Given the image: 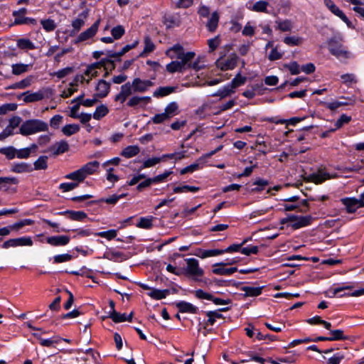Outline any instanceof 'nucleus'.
<instances>
[{
    "mask_svg": "<svg viewBox=\"0 0 364 364\" xmlns=\"http://www.w3.org/2000/svg\"><path fill=\"white\" fill-rule=\"evenodd\" d=\"M323 3L324 5L332 14H333L337 17L340 18L346 24L348 28L350 29L355 28V26L349 20V18L346 16L344 12L342 10H341L332 0H323Z\"/></svg>",
    "mask_w": 364,
    "mask_h": 364,
    "instance_id": "20e7f679",
    "label": "nucleus"
},
{
    "mask_svg": "<svg viewBox=\"0 0 364 364\" xmlns=\"http://www.w3.org/2000/svg\"><path fill=\"white\" fill-rule=\"evenodd\" d=\"M235 90H232L228 84L224 85L222 88H220L217 92L212 93L211 97H220L221 99L230 96L234 93Z\"/></svg>",
    "mask_w": 364,
    "mask_h": 364,
    "instance_id": "a19ab883",
    "label": "nucleus"
},
{
    "mask_svg": "<svg viewBox=\"0 0 364 364\" xmlns=\"http://www.w3.org/2000/svg\"><path fill=\"white\" fill-rule=\"evenodd\" d=\"M140 151V149L136 145H130L125 147L121 152V156L129 159L136 156Z\"/></svg>",
    "mask_w": 364,
    "mask_h": 364,
    "instance_id": "c9c22d12",
    "label": "nucleus"
},
{
    "mask_svg": "<svg viewBox=\"0 0 364 364\" xmlns=\"http://www.w3.org/2000/svg\"><path fill=\"white\" fill-rule=\"evenodd\" d=\"M41 24L42 25L43 29L47 32L53 31L56 28V24L54 20L50 18L42 19L41 21Z\"/></svg>",
    "mask_w": 364,
    "mask_h": 364,
    "instance_id": "4d7b16f0",
    "label": "nucleus"
},
{
    "mask_svg": "<svg viewBox=\"0 0 364 364\" xmlns=\"http://www.w3.org/2000/svg\"><path fill=\"white\" fill-rule=\"evenodd\" d=\"M164 23L168 29L173 27H178L181 23V17L179 15H169L164 17Z\"/></svg>",
    "mask_w": 364,
    "mask_h": 364,
    "instance_id": "c85d7f7f",
    "label": "nucleus"
},
{
    "mask_svg": "<svg viewBox=\"0 0 364 364\" xmlns=\"http://www.w3.org/2000/svg\"><path fill=\"white\" fill-rule=\"evenodd\" d=\"M19 180L15 176L0 177V191H9V185H18Z\"/></svg>",
    "mask_w": 364,
    "mask_h": 364,
    "instance_id": "b1692460",
    "label": "nucleus"
},
{
    "mask_svg": "<svg viewBox=\"0 0 364 364\" xmlns=\"http://www.w3.org/2000/svg\"><path fill=\"white\" fill-rule=\"evenodd\" d=\"M264 287L242 286L240 289L244 291V297H255L262 294Z\"/></svg>",
    "mask_w": 364,
    "mask_h": 364,
    "instance_id": "4be33fe9",
    "label": "nucleus"
},
{
    "mask_svg": "<svg viewBox=\"0 0 364 364\" xmlns=\"http://www.w3.org/2000/svg\"><path fill=\"white\" fill-rule=\"evenodd\" d=\"M341 78L343 80V83L346 85L348 87H350V84L357 83L358 82L355 75L353 73L343 74L341 75Z\"/></svg>",
    "mask_w": 364,
    "mask_h": 364,
    "instance_id": "69168bd1",
    "label": "nucleus"
},
{
    "mask_svg": "<svg viewBox=\"0 0 364 364\" xmlns=\"http://www.w3.org/2000/svg\"><path fill=\"white\" fill-rule=\"evenodd\" d=\"M177 87L165 86L158 87L153 93V96L156 98L164 97L176 92Z\"/></svg>",
    "mask_w": 364,
    "mask_h": 364,
    "instance_id": "393cba45",
    "label": "nucleus"
},
{
    "mask_svg": "<svg viewBox=\"0 0 364 364\" xmlns=\"http://www.w3.org/2000/svg\"><path fill=\"white\" fill-rule=\"evenodd\" d=\"M87 16L88 11H83L79 14L78 18L72 21V26L73 29L70 33V36H75L81 29L85 24V19L87 18Z\"/></svg>",
    "mask_w": 364,
    "mask_h": 364,
    "instance_id": "a211bd4d",
    "label": "nucleus"
},
{
    "mask_svg": "<svg viewBox=\"0 0 364 364\" xmlns=\"http://www.w3.org/2000/svg\"><path fill=\"white\" fill-rule=\"evenodd\" d=\"M187 266L182 274L193 277L195 281H198L196 277H202L204 274V270L199 267L198 260L195 258L185 259Z\"/></svg>",
    "mask_w": 364,
    "mask_h": 364,
    "instance_id": "7ed1b4c3",
    "label": "nucleus"
},
{
    "mask_svg": "<svg viewBox=\"0 0 364 364\" xmlns=\"http://www.w3.org/2000/svg\"><path fill=\"white\" fill-rule=\"evenodd\" d=\"M80 127L78 124H70L64 126L62 129V132L65 135L70 136L80 131Z\"/></svg>",
    "mask_w": 364,
    "mask_h": 364,
    "instance_id": "8fccbe9b",
    "label": "nucleus"
},
{
    "mask_svg": "<svg viewBox=\"0 0 364 364\" xmlns=\"http://www.w3.org/2000/svg\"><path fill=\"white\" fill-rule=\"evenodd\" d=\"M269 181L262 178H258L253 182V185L257 186L251 189L252 193H259L264 191L267 186H268Z\"/></svg>",
    "mask_w": 364,
    "mask_h": 364,
    "instance_id": "a18cd8bd",
    "label": "nucleus"
},
{
    "mask_svg": "<svg viewBox=\"0 0 364 364\" xmlns=\"http://www.w3.org/2000/svg\"><path fill=\"white\" fill-rule=\"evenodd\" d=\"M17 46L21 50H33L34 43L28 38H21L17 40Z\"/></svg>",
    "mask_w": 364,
    "mask_h": 364,
    "instance_id": "c03bdc74",
    "label": "nucleus"
},
{
    "mask_svg": "<svg viewBox=\"0 0 364 364\" xmlns=\"http://www.w3.org/2000/svg\"><path fill=\"white\" fill-rule=\"evenodd\" d=\"M306 117H307L306 116H304L302 117H291L288 119H277V117H268V118L264 119L263 121L274 123L277 124H285L287 126H289V125L295 126L299 122L304 121L305 119H306Z\"/></svg>",
    "mask_w": 364,
    "mask_h": 364,
    "instance_id": "4468645a",
    "label": "nucleus"
},
{
    "mask_svg": "<svg viewBox=\"0 0 364 364\" xmlns=\"http://www.w3.org/2000/svg\"><path fill=\"white\" fill-rule=\"evenodd\" d=\"M330 336H328V341H346L349 337L344 335V332L341 329L330 330Z\"/></svg>",
    "mask_w": 364,
    "mask_h": 364,
    "instance_id": "72a5a7b5",
    "label": "nucleus"
},
{
    "mask_svg": "<svg viewBox=\"0 0 364 364\" xmlns=\"http://www.w3.org/2000/svg\"><path fill=\"white\" fill-rule=\"evenodd\" d=\"M56 215L67 216L71 220L82 222L85 219L87 218V214L81 210H66L64 211L58 212Z\"/></svg>",
    "mask_w": 364,
    "mask_h": 364,
    "instance_id": "ddd939ff",
    "label": "nucleus"
},
{
    "mask_svg": "<svg viewBox=\"0 0 364 364\" xmlns=\"http://www.w3.org/2000/svg\"><path fill=\"white\" fill-rule=\"evenodd\" d=\"M268 5L269 3L267 1H258L249 9L255 12L269 13L267 11Z\"/></svg>",
    "mask_w": 364,
    "mask_h": 364,
    "instance_id": "09e8293b",
    "label": "nucleus"
},
{
    "mask_svg": "<svg viewBox=\"0 0 364 364\" xmlns=\"http://www.w3.org/2000/svg\"><path fill=\"white\" fill-rule=\"evenodd\" d=\"M119 201V197L117 194H113L107 198H101L97 200H90L86 203V205H92L94 204H100L101 203H106L110 205H115Z\"/></svg>",
    "mask_w": 364,
    "mask_h": 364,
    "instance_id": "a878e982",
    "label": "nucleus"
},
{
    "mask_svg": "<svg viewBox=\"0 0 364 364\" xmlns=\"http://www.w3.org/2000/svg\"><path fill=\"white\" fill-rule=\"evenodd\" d=\"M223 56L216 60V66L223 71L231 70L236 68L240 58L236 53H231L225 60H222Z\"/></svg>",
    "mask_w": 364,
    "mask_h": 364,
    "instance_id": "39448f33",
    "label": "nucleus"
},
{
    "mask_svg": "<svg viewBox=\"0 0 364 364\" xmlns=\"http://www.w3.org/2000/svg\"><path fill=\"white\" fill-rule=\"evenodd\" d=\"M48 156H41L33 163V171L35 170H46L48 168Z\"/></svg>",
    "mask_w": 364,
    "mask_h": 364,
    "instance_id": "49530a36",
    "label": "nucleus"
},
{
    "mask_svg": "<svg viewBox=\"0 0 364 364\" xmlns=\"http://www.w3.org/2000/svg\"><path fill=\"white\" fill-rule=\"evenodd\" d=\"M34 221L31 219H23L5 228H8L10 233L11 230H18L26 225H32Z\"/></svg>",
    "mask_w": 364,
    "mask_h": 364,
    "instance_id": "58836bf2",
    "label": "nucleus"
},
{
    "mask_svg": "<svg viewBox=\"0 0 364 364\" xmlns=\"http://www.w3.org/2000/svg\"><path fill=\"white\" fill-rule=\"evenodd\" d=\"M154 218H155L152 215L141 217L138 223L136 224V226L141 229L151 230L154 226L153 220Z\"/></svg>",
    "mask_w": 364,
    "mask_h": 364,
    "instance_id": "cd10ccee",
    "label": "nucleus"
},
{
    "mask_svg": "<svg viewBox=\"0 0 364 364\" xmlns=\"http://www.w3.org/2000/svg\"><path fill=\"white\" fill-rule=\"evenodd\" d=\"M178 310L180 313L184 314H198V308L191 303L187 302L186 301H176L173 304Z\"/></svg>",
    "mask_w": 364,
    "mask_h": 364,
    "instance_id": "dca6fc26",
    "label": "nucleus"
},
{
    "mask_svg": "<svg viewBox=\"0 0 364 364\" xmlns=\"http://www.w3.org/2000/svg\"><path fill=\"white\" fill-rule=\"evenodd\" d=\"M193 255L201 259H205L210 257L220 255L221 252L220 249L203 250L201 248H198L196 250L195 252L193 253Z\"/></svg>",
    "mask_w": 364,
    "mask_h": 364,
    "instance_id": "5701e85b",
    "label": "nucleus"
},
{
    "mask_svg": "<svg viewBox=\"0 0 364 364\" xmlns=\"http://www.w3.org/2000/svg\"><path fill=\"white\" fill-rule=\"evenodd\" d=\"M178 113V105L176 102L168 103L164 109V114L170 119Z\"/></svg>",
    "mask_w": 364,
    "mask_h": 364,
    "instance_id": "e433bc0d",
    "label": "nucleus"
},
{
    "mask_svg": "<svg viewBox=\"0 0 364 364\" xmlns=\"http://www.w3.org/2000/svg\"><path fill=\"white\" fill-rule=\"evenodd\" d=\"M133 92L132 82H127L121 86L120 92L114 97V101L124 103Z\"/></svg>",
    "mask_w": 364,
    "mask_h": 364,
    "instance_id": "9b49d317",
    "label": "nucleus"
},
{
    "mask_svg": "<svg viewBox=\"0 0 364 364\" xmlns=\"http://www.w3.org/2000/svg\"><path fill=\"white\" fill-rule=\"evenodd\" d=\"M65 178L67 179L75 181L78 183L83 182L86 178L85 175L83 173V171H81V168L65 175Z\"/></svg>",
    "mask_w": 364,
    "mask_h": 364,
    "instance_id": "4c0bfd02",
    "label": "nucleus"
},
{
    "mask_svg": "<svg viewBox=\"0 0 364 364\" xmlns=\"http://www.w3.org/2000/svg\"><path fill=\"white\" fill-rule=\"evenodd\" d=\"M117 230H114V229L95 233V235L106 238L108 240H111L117 237Z\"/></svg>",
    "mask_w": 364,
    "mask_h": 364,
    "instance_id": "0e129e2a",
    "label": "nucleus"
},
{
    "mask_svg": "<svg viewBox=\"0 0 364 364\" xmlns=\"http://www.w3.org/2000/svg\"><path fill=\"white\" fill-rule=\"evenodd\" d=\"M109 113V109L105 105H100L96 107L95 111L93 113V118L97 120H100L105 117Z\"/></svg>",
    "mask_w": 364,
    "mask_h": 364,
    "instance_id": "de8ad7c7",
    "label": "nucleus"
},
{
    "mask_svg": "<svg viewBox=\"0 0 364 364\" xmlns=\"http://www.w3.org/2000/svg\"><path fill=\"white\" fill-rule=\"evenodd\" d=\"M219 15L217 11H214L210 19L208 20L207 23V28L210 32H214L218 26L219 22Z\"/></svg>",
    "mask_w": 364,
    "mask_h": 364,
    "instance_id": "79ce46f5",
    "label": "nucleus"
},
{
    "mask_svg": "<svg viewBox=\"0 0 364 364\" xmlns=\"http://www.w3.org/2000/svg\"><path fill=\"white\" fill-rule=\"evenodd\" d=\"M166 69L167 72L170 73H183L186 70V68L182 65L180 61L173 60L166 65Z\"/></svg>",
    "mask_w": 364,
    "mask_h": 364,
    "instance_id": "473e14b6",
    "label": "nucleus"
},
{
    "mask_svg": "<svg viewBox=\"0 0 364 364\" xmlns=\"http://www.w3.org/2000/svg\"><path fill=\"white\" fill-rule=\"evenodd\" d=\"M284 43L289 46H299L302 42V38L297 36H286Z\"/></svg>",
    "mask_w": 364,
    "mask_h": 364,
    "instance_id": "680f3d73",
    "label": "nucleus"
},
{
    "mask_svg": "<svg viewBox=\"0 0 364 364\" xmlns=\"http://www.w3.org/2000/svg\"><path fill=\"white\" fill-rule=\"evenodd\" d=\"M156 48V46L151 38L149 36H145L144 38V48L143 52L139 55V57H142L144 53H148L153 52Z\"/></svg>",
    "mask_w": 364,
    "mask_h": 364,
    "instance_id": "603ef678",
    "label": "nucleus"
},
{
    "mask_svg": "<svg viewBox=\"0 0 364 364\" xmlns=\"http://www.w3.org/2000/svg\"><path fill=\"white\" fill-rule=\"evenodd\" d=\"M70 240V237L68 235H55L46 238V242L54 247L65 246Z\"/></svg>",
    "mask_w": 364,
    "mask_h": 364,
    "instance_id": "aec40b11",
    "label": "nucleus"
},
{
    "mask_svg": "<svg viewBox=\"0 0 364 364\" xmlns=\"http://www.w3.org/2000/svg\"><path fill=\"white\" fill-rule=\"evenodd\" d=\"M296 218L294 221L289 225V226L294 230H298L301 228L309 226L313 221V217L311 215H294Z\"/></svg>",
    "mask_w": 364,
    "mask_h": 364,
    "instance_id": "f8f14e48",
    "label": "nucleus"
},
{
    "mask_svg": "<svg viewBox=\"0 0 364 364\" xmlns=\"http://www.w3.org/2000/svg\"><path fill=\"white\" fill-rule=\"evenodd\" d=\"M212 272L216 275H226L230 276L233 273L238 271L237 267H232L230 268H225V267H213Z\"/></svg>",
    "mask_w": 364,
    "mask_h": 364,
    "instance_id": "7c9ffc66",
    "label": "nucleus"
},
{
    "mask_svg": "<svg viewBox=\"0 0 364 364\" xmlns=\"http://www.w3.org/2000/svg\"><path fill=\"white\" fill-rule=\"evenodd\" d=\"M111 318L113 322L118 323L126 321V314H120L117 311H109L107 312V315L105 316H102V320L105 318Z\"/></svg>",
    "mask_w": 364,
    "mask_h": 364,
    "instance_id": "c756f323",
    "label": "nucleus"
},
{
    "mask_svg": "<svg viewBox=\"0 0 364 364\" xmlns=\"http://www.w3.org/2000/svg\"><path fill=\"white\" fill-rule=\"evenodd\" d=\"M68 150L69 144L65 140L57 141L48 149V151H50L54 156H58L60 154H64Z\"/></svg>",
    "mask_w": 364,
    "mask_h": 364,
    "instance_id": "412c9836",
    "label": "nucleus"
},
{
    "mask_svg": "<svg viewBox=\"0 0 364 364\" xmlns=\"http://www.w3.org/2000/svg\"><path fill=\"white\" fill-rule=\"evenodd\" d=\"M111 257H107L109 259H114L115 262H118L117 259H120V261H124L128 259L131 255L129 252L124 253L119 251H113L111 252Z\"/></svg>",
    "mask_w": 364,
    "mask_h": 364,
    "instance_id": "5fc2aeb1",
    "label": "nucleus"
},
{
    "mask_svg": "<svg viewBox=\"0 0 364 364\" xmlns=\"http://www.w3.org/2000/svg\"><path fill=\"white\" fill-rule=\"evenodd\" d=\"M284 66L291 75H299L301 73V67L296 61H291L289 64H284Z\"/></svg>",
    "mask_w": 364,
    "mask_h": 364,
    "instance_id": "bf43d9fd",
    "label": "nucleus"
},
{
    "mask_svg": "<svg viewBox=\"0 0 364 364\" xmlns=\"http://www.w3.org/2000/svg\"><path fill=\"white\" fill-rule=\"evenodd\" d=\"M100 167V163L97 161H92L87 163L81 167V171L87 177L88 175L95 173Z\"/></svg>",
    "mask_w": 364,
    "mask_h": 364,
    "instance_id": "bb28decb",
    "label": "nucleus"
},
{
    "mask_svg": "<svg viewBox=\"0 0 364 364\" xmlns=\"http://www.w3.org/2000/svg\"><path fill=\"white\" fill-rule=\"evenodd\" d=\"M125 33V29L123 26L118 25L111 29L112 36L114 40L120 39Z\"/></svg>",
    "mask_w": 364,
    "mask_h": 364,
    "instance_id": "6e6d98bb",
    "label": "nucleus"
},
{
    "mask_svg": "<svg viewBox=\"0 0 364 364\" xmlns=\"http://www.w3.org/2000/svg\"><path fill=\"white\" fill-rule=\"evenodd\" d=\"M100 19L97 20L89 28L82 32L75 41V43L85 41L92 38L97 33Z\"/></svg>",
    "mask_w": 364,
    "mask_h": 364,
    "instance_id": "1a4fd4ad",
    "label": "nucleus"
},
{
    "mask_svg": "<svg viewBox=\"0 0 364 364\" xmlns=\"http://www.w3.org/2000/svg\"><path fill=\"white\" fill-rule=\"evenodd\" d=\"M196 53L193 51H188L185 53L184 51L177 56L178 59H180V62L187 70L188 65L191 64V60L194 58Z\"/></svg>",
    "mask_w": 364,
    "mask_h": 364,
    "instance_id": "f704fd0d",
    "label": "nucleus"
},
{
    "mask_svg": "<svg viewBox=\"0 0 364 364\" xmlns=\"http://www.w3.org/2000/svg\"><path fill=\"white\" fill-rule=\"evenodd\" d=\"M341 39L336 36H333L327 41L328 49L329 53L337 58H348V52L345 50L341 43Z\"/></svg>",
    "mask_w": 364,
    "mask_h": 364,
    "instance_id": "f03ea898",
    "label": "nucleus"
},
{
    "mask_svg": "<svg viewBox=\"0 0 364 364\" xmlns=\"http://www.w3.org/2000/svg\"><path fill=\"white\" fill-rule=\"evenodd\" d=\"M27 12L26 8H21L18 11H14L12 15L15 17L14 24L23 25V24H31L36 25L37 20L33 18H25L24 15Z\"/></svg>",
    "mask_w": 364,
    "mask_h": 364,
    "instance_id": "0eeeda50",
    "label": "nucleus"
},
{
    "mask_svg": "<svg viewBox=\"0 0 364 364\" xmlns=\"http://www.w3.org/2000/svg\"><path fill=\"white\" fill-rule=\"evenodd\" d=\"M33 244L32 238L30 236H23L18 238H12L5 241L1 247L8 249L9 247H16L18 246H32Z\"/></svg>",
    "mask_w": 364,
    "mask_h": 364,
    "instance_id": "423d86ee",
    "label": "nucleus"
},
{
    "mask_svg": "<svg viewBox=\"0 0 364 364\" xmlns=\"http://www.w3.org/2000/svg\"><path fill=\"white\" fill-rule=\"evenodd\" d=\"M48 130V125L46 122L38 119H31L24 121L20 128L19 134L23 136H29L40 132Z\"/></svg>",
    "mask_w": 364,
    "mask_h": 364,
    "instance_id": "f257e3e1",
    "label": "nucleus"
},
{
    "mask_svg": "<svg viewBox=\"0 0 364 364\" xmlns=\"http://www.w3.org/2000/svg\"><path fill=\"white\" fill-rule=\"evenodd\" d=\"M77 257V256H73L68 253L56 255L53 256V263L54 264H60L63 262H67L72 260L73 258Z\"/></svg>",
    "mask_w": 364,
    "mask_h": 364,
    "instance_id": "864d4df0",
    "label": "nucleus"
},
{
    "mask_svg": "<svg viewBox=\"0 0 364 364\" xmlns=\"http://www.w3.org/2000/svg\"><path fill=\"white\" fill-rule=\"evenodd\" d=\"M79 184L75 181L73 182H65L59 185V189L63 192H68L78 187Z\"/></svg>",
    "mask_w": 364,
    "mask_h": 364,
    "instance_id": "e2e57ef3",
    "label": "nucleus"
},
{
    "mask_svg": "<svg viewBox=\"0 0 364 364\" xmlns=\"http://www.w3.org/2000/svg\"><path fill=\"white\" fill-rule=\"evenodd\" d=\"M12 73L15 75H19L28 70V65L23 63H16L12 65Z\"/></svg>",
    "mask_w": 364,
    "mask_h": 364,
    "instance_id": "13d9d810",
    "label": "nucleus"
},
{
    "mask_svg": "<svg viewBox=\"0 0 364 364\" xmlns=\"http://www.w3.org/2000/svg\"><path fill=\"white\" fill-rule=\"evenodd\" d=\"M351 119L352 118L350 116H348L346 114H342L335 123L336 128H341L345 124L350 122Z\"/></svg>",
    "mask_w": 364,
    "mask_h": 364,
    "instance_id": "338daca9",
    "label": "nucleus"
},
{
    "mask_svg": "<svg viewBox=\"0 0 364 364\" xmlns=\"http://www.w3.org/2000/svg\"><path fill=\"white\" fill-rule=\"evenodd\" d=\"M345 358V355L342 352H338L327 360L328 364H340L341 360Z\"/></svg>",
    "mask_w": 364,
    "mask_h": 364,
    "instance_id": "774afa93",
    "label": "nucleus"
},
{
    "mask_svg": "<svg viewBox=\"0 0 364 364\" xmlns=\"http://www.w3.org/2000/svg\"><path fill=\"white\" fill-rule=\"evenodd\" d=\"M200 190L199 187L183 185L182 186H176L173 189V193H181L184 192H191L196 193Z\"/></svg>",
    "mask_w": 364,
    "mask_h": 364,
    "instance_id": "3c124183",
    "label": "nucleus"
},
{
    "mask_svg": "<svg viewBox=\"0 0 364 364\" xmlns=\"http://www.w3.org/2000/svg\"><path fill=\"white\" fill-rule=\"evenodd\" d=\"M107 62H109V58H102L100 61L91 63L87 65L85 71L84 72V75H89V73L92 71V70H97L104 68L107 64Z\"/></svg>",
    "mask_w": 364,
    "mask_h": 364,
    "instance_id": "2f4dec72",
    "label": "nucleus"
},
{
    "mask_svg": "<svg viewBox=\"0 0 364 364\" xmlns=\"http://www.w3.org/2000/svg\"><path fill=\"white\" fill-rule=\"evenodd\" d=\"M23 96V101L26 103L36 102L42 100L45 97L44 92L38 90L36 92H31L30 91L24 92L18 96V99Z\"/></svg>",
    "mask_w": 364,
    "mask_h": 364,
    "instance_id": "f3484780",
    "label": "nucleus"
},
{
    "mask_svg": "<svg viewBox=\"0 0 364 364\" xmlns=\"http://www.w3.org/2000/svg\"><path fill=\"white\" fill-rule=\"evenodd\" d=\"M10 170L15 173H31L33 171L32 164L23 161L12 163Z\"/></svg>",
    "mask_w": 364,
    "mask_h": 364,
    "instance_id": "6ab92c4d",
    "label": "nucleus"
},
{
    "mask_svg": "<svg viewBox=\"0 0 364 364\" xmlns=\"http://www.w3.org/2000/svg\"><path fill=\"white\" fill-rule=\"evenodd\" d=\"M247 81V77L245 76H242L240 73H238L235 77L232 80V81L228 85L229 87L234 90L235 88L243 85Z\"/></svg>",
    "mask_w": 364,
    "mask_h": 364,
    "instance_id": "ea45409f",
    "label": "nucleus"
},
{
    "mask_svg": "<svg viewBox=\"0 0 364 364\" xmlns=\"http://www.w3.org/2000/svg\"><path fill=\"white\" fill-rule=\"evenodd\" d=\"M111 84L107 82L104 79H101L98 81L95 90L96 93L94 94L93 97L98 98L106 97L110 92Z\"/></svg>",
    "mask_w": 364,
    "mask_h": 364,
    "instance_id": "2eb2a0df",
    "label": "nucleus"
},
{
    "mask_svg": "<svg viewBox=\"0 0 364 364\" xmlns=\"http://www.w3.org/2000/svg\"><path fill=\"white\" fill-rule=\"evenodd\" d=\"M276 23L278 24L277 28L281 31H290L292 28L291 21L289 19L282 21H277Z\"/></svg>",
    "mask_w": 364,
    "mask_h": 364,
    "instance_id": "052dcab7",
    "label": "nucleus"
},
{
    "mask_svg": "<svg viewBox=\"0 0 364 364\" xmlns=\"http://www.w3.org/2000/svg\"><path fill=\"white\" fill-rule=\"evenodd\" d=\"M341 203L346 207L348 213H354L358 208H361L363 201L354 197H346L341 199Z\"/></svg>",
    "mask_w": 364,
    "mask_h": 364,
    "instance_id": "6e6552de",
    "label": "nucleus"
},
{
    "mask_svg": "<svg viewBox=\"0 0 364 364\" xmlns=\"http://www.w3.org/2000/svg\"><path fill=\"white\" fill-rule=\"evenodd\" d=\"M17 149L13 146L0 148V154L4 155L8 160H12L16 157Z\"/></svg>",
    "mask_w": 364,
    "mask_h": 364,
    "instance_id": "37998d69",
    "label": "nucleus"
},
{
    "mask_svg": "<svg viewBox=\"0 0 364 364\" xmlns=\"http://www.w3.org/2000/svg\"><path fill=\"white\" fill-rule=\"evenodd\" d=\"M133 92H145L148 88L154 85V82L150 80H141L139 77H135L132 82Z\"/></svg>",
    "mask_w": 364,
    "mask_h": 364,
    "instance_id": "9d476101",
    "label": "nucleus"
}]
</instances>
